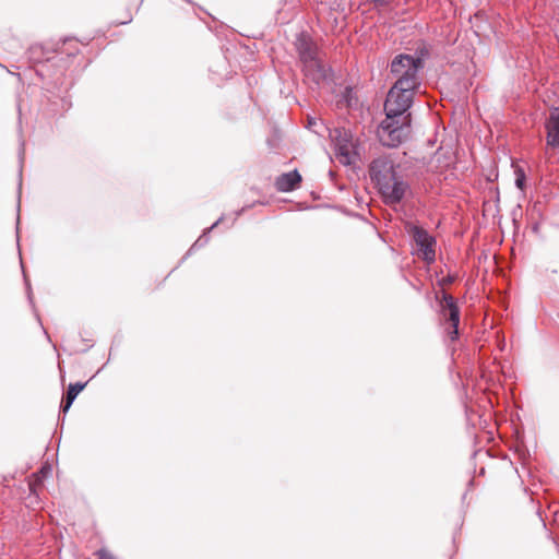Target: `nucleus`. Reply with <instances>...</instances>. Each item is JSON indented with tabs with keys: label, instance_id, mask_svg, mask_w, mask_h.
<instances>
[{
	"label": "nucleus",
	"instance_id": "f03ea898",
	"mask_svg": "<svg viewBox=\"0 0 559 559\" xmlns=\"http://www.w3.org/2000/svg\"><path fill=\"white\" fill-rule=\"evenodd\" d=\"M424 69V60L406 53L395 56L390 64L392 75L396 78L394 84L418 88L420 86L419 71Z\"/></svg>",
	"mask_w": 559,
	"mask_h": 559
},
{
	"label": "nucleus",
	"instance_id": "a211bd4d",
	"mask_svg": "<svg viewBox=\"0 0 559 559\" xmlns=\"http://www.w3.org/2000/svg\"><path fill=\"white\" fill-rule=\"evenodd\" d=\"M50 472H51V467L50 466L43 467L40 469V474L43 475V477H46Z\"/></svg>",
	"mask_w": 559,
	"mask_h": 559
},
{
	"label": "nucleus",
	"instance_id": "6ab92c4d",
	"mask_svg": "<svg viewBox=\"0 0 559 559\" xmlns=\"http://www.w3.org/2000/svg\"><path fill=\"white\" fill-rule=\"evenodd\" d=\"M25 288H26L27 297H28L29 301L32 302V290H31L29 282H26Z\"/></svg>",
	"mask_w": 559,
	"mask_h": 559
},
{
	"label": "nucleus",
	"instance_id": "f3484780",
	"mask_svg": "<svg viewBox=\"0 0 559 559\" xmlns=\"http://www.w3.org/2000/svg\"><path fill=\"white\" fill-rule=\"evenodd\" d=\"M370 3H372L376 8H382L386 7L392 3L393 0H368Z\"/></svg>",
	"mask_w": 559,
	"mask_h": 559
},
{
	"label": "nucleus",
	"instance_id": "0eeeda50",
	"mask_svg": "<svg viewBox=\"0 0 559 559\" xmlns=\"http://www.w3.org/2000/svg\"><path fill=\"white\" fill-rule=\"evenodd\" d=\"M305 83L312 90L318 91L325 86H331L333 73L330 67L325 66L320 59L302 66Z\"/></svg>",
	"mask_w": 559,
	"mask_h": 559
},
{
	"label": "nucleus",
	"instance_id": "20e7f679",
	"mask_svg": "<svg viewBox=\"0 0 559 559\" xmlns=\"http://www.w3.org/2000/svg\"><path fill=\"white\" fill-rule=\"evenodd\" d=\"M406 230L413 242L412 253L427 264L436 260V238L419 225L408 223Z\"/></svg>",
	"mask_w": 559,
	"mask_h": 559
},
{
	"label": "nucleus",
	"instance_id": "412c9836",
	"mask_svg": "<svg viewBox=\"0 0 559 559\" xmlns=\"http://www.w3.org/2000/svg\"><path fill=\"white\" fill-rule=\"evenodd\" d=\"M440 280H448V281H451V280H455L452 275L448 274L445 276H442Z\"/></svg>",
	"mask_w": 559,
	"mask_h": 559
},
{
	"label": "nucleus",
	"instance_id": "f257e3e1",
	"mask_svg": "<svg viewBox=\"0 0 559 559\" xmlns=\"http://www.w3.org/2000/svg\"><path fill=\"white\" fill-rule=\"evenodd\" d=\"M370 179L388 205H395L411 191V186L401 173V166L391 155H381L369 165Z\"/></svg>",
	"mask_w": 559,
	"mask_h": 559
},
{
	"label": "nucleus",
	"instance_id": "9b49d317",
	"mask_svg": "<svg viewBox=\"0 0 559 559\" xmlns=\"http://www.w3.org/2000/svg\"><path fill=\"white\" fill-rule=\"evenodd\" d=\"M85 385H86V383H81V382L71 383L69 385L68 392H67V395H66V401L61 405V409H62L63 413L69 411V408L71 407L72 403L74 402V400L76 399L79 393L85 388Z\"/></svg>",
	"mask_w": 559,
	"mask_h": 559
},
{
	"label": "nucleus",
	"instance_id": "7ed1b4c3",
	"mask_svg": "<svg viewBox=\"0 0 559 559\" xmlns=\"http://www.w3.org/2000/svg\"><path fill=\"white\" fill-rule=\"evenodd\" d=\"M411 131V118L393 117L386 115L385 119L378 127L377 135L382 145L396 147L402 144Z\"/></svg>",
	"mask_w": 559,
	"mask_h": 559
},
{
	"label": "nucleus",
	"instance_id": "dca6fc26",
	"mask_svg": "<svg viewBox=\"0 0 559 559\" xmlns=\"http://www.w3.org/2000/svg\"><path fill=\"white\" fill-rule=\"evenodd\" d=\"M96 556L98 559H116L111 552H109L107 549L102 548L96 552Z\"/></svg>",
	"mask_w": 559,
	"mask_h": 559
},
{
	"label": "nucleus",
	"instance_id": "39448f33",
	"mask_svg": "<svg viewBox=\"0 0 559 559\" xmlns=\"http://www.w3.org/2000/svg\"><path fill=\"white\" fill-rule=\"evenodd\" d=\"M416 90L417 88L415 87L399 86V84H394L386 95L384 103L385 115L397 118H411V114L407 111L413 104L414 92Z\"/></svg>",
	"mask_w": 559,
	"mask_h": 559
},
{
	"label": "nucleus",
	"instance_id": "aec40b11",
	"mask_svg": "<svg viewBox=\"0 0 559 559\" xmlns=\"http://www.w3.org/2000/svg\"><path fill=\"white\" fill-rule=\"evenodd\" d=\"M314 126H317V121L314 119H310L309 123H308V128H312Z\"/></svg>",
	"mask_w": 559,
	"mask_h": 559
},
{
	"label": "nucleus",
	"instance_id": "f8f14e48",
	"mask_svg": "<svg viewBox=\"0 0 559 559\" xmlns=\"http://www.w3.org/2000/svg\"><path fill=\"white\" fill-rule=\"evenodd\" d=\"M223 216H221L214 224H212V226H210L209 228H206L203 234L194 241V243L191 246L190 250L189 251H193V250H197V249H200L202 247H204L209 240H210V237H209V234L215 228L218 226V224L223 221Z\"/></svg>",
	"mask_w": 559,
	"mask_h": 559
},
{
	"label": "nucleus",
	"instance_id": "6e6552de",
	"mask_svg": "<svg viewBox=\"0 0 559 559\" xmlns=\"http://www.w3.org/2000/svg\"><path fill=\"white\" fill-rule=\"evenodd\" d=\"M330 136L334 141L335 152L340 156V162L344 165L354 163L355 145L350 132L346 129L336 128L330 133Z\"/></svg>",
	"mask_w": 559,
	"mask_h": 559
},
{
	"label": "nucleus",
	"instance_id": "5701e85b",
	"mask_svg": "<svg viewBox=\"0 0 559 559\" xmlns=\"http://www.w3.org/2000/svg\"><path fill=\"white\" fill-rule=\"evenodd\" d=\"M22 154H23V147L19 152L20 158H22Z\"/></svg>",
	"mask_w": 559,
	"mask_h": 559
},
{
	"label": "nucleus",
	"instance_id": "4be33fe9",
	"mask_svg": "<svg viewBox=\"0 0 559 559\" xmlns=\"http://www.w3.org/2000/svg\"><path fill=\"white\" fill-rule=\"evenodd\" d=\"M132 21V16H129L128 20L120 22V24H128Z\"/></svg>",
	"mask_w": 559,
	"mask_h": 559
},
{
	"label": "nucleus",
	"instance_id": "9d476101",
	"mask_svg": "<svg viewBox=\"0 0 559 559\" xmlns=\"http://www.w3.org/2000/svg\"><path fill=\"white\" fill-rule=\"evenodd\" d=\"M300 181L301 176L295 169L278 176L275 180V188L281 192H289L295 190Z\"/></svg>",
	"mask_w": 559,
	"mask_h": 559
},
{
	"label": "nucleus",
	"instance_id": "1a4fd4ad",
	"mask_svg": "<svg viewBox=\"0 0 559 559\" xmlns=\"http://www.w3.org/2000/svg\"><path fill=\"white\" fill-rule=\"evenodd\" d=\"M295 46L302 66L319 60L317 46L308 36H298Z\"/></svg>",
	"mask_w": 559,
	"mask_h": 559
},
{
	"label": "nucleus",
	"instance_id": "ddd939ff",
	"mask_svg": "<svg viewBox=\"0 0 559 559\" xmlns=\"http://www.w3.org/2000/svg\"><path fill=\"white\" fill-rule=\"evenodd\" d=\"M547 130V144L559 150V127H552Z\"/></svg>",
	"mask_w": 559,
	"mask_h": 559
},
{
	"label": "nucleus",
	"instance_id": "423d86ee",
	"mask_svg": "<svg viewBox=\"0 0 559 559\" xmlns=\"http://www.w3.org/2000/svg\"><path fill=\"white\" fill-rule=\"evenodd\" d=\"M437 299L439 300L440 316L448 331V335L451 341H455L459 336V323H460V309L456 305L455 299L447 294L443 289L441 297L437 293Z\"/></svg>",
	"mask_w": 559,
	"mask_h": 559
},
{
	"label": "nucleus",
	"instance_id": "2eb2a0df",
	"mask_svg": "<svg viewBox=\"0 0 559 559\" xmlns=\"http://www.w3.org/2000/svg\"><path fill=\"white\" fill-rule=\"evenodd\" d=\"M515 186L523 190L525 187L526 176L523 169L519 168L515 170Z\"/></svg>",
	"mask_w": 559,
	"mask_h": 559
},
{
	"label": "nucleus",
	"instance_id": "4468645a",
	"mask_svg": "<svg viewBox=\"0 0 559 559\" xmlns=\"http://www.w3.org/2000/svg\"><path fill=\"white\" fill-rule=\"evenodd\" d=\"M552 127H559V108L555 107L550 110L549 117L546 120L545 128L551 129Z\"/></svg>",
	"mask_w": 559,
	"mask_h": 559
}]
</instances>
